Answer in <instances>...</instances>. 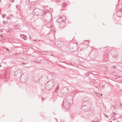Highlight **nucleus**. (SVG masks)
<instances>
[{"instance_id":"f257e3e1","label":"nucleus","mask_w":122,"mask_h":122,"mask_svg":"<svg viewBox=\"0 0 122 122\" xmlns=\"http://www.w3.org/2000/svg\"><path fill=\"white\" fill-rule=\"evenodd\" d=\"M21 37L24 40H26L27 39V38L26 36L24 35H21Z\"/></svg>"},{"instance_id":"f03ea898","label":"nucleus","mask_w":122,"mask_h":122,"mask_svg":"<svg viewBox=\"0 0 122 122\" xmlns=\"http://www.w3.org/2000/svg\"><path fill=\"white\" fill-rule=\"evenodd\" d=\"M46 88L48 89H51V88H50L49 87L48 88V85H46Z\"/></svg>"},{"instance_id":"7ed1b4c3","label":"nucleus","mask_w":122,"mask_h":122,"mask_svg":"<svg viewBox=\"0 0 122 122\" xmlns=\"http://www.w3.org/2000/svg\"><path fill=\"white\" fill-rule=\"evenodd\" d=\"M62 5L63 6H65L64 5H64V3L63 4V5Z\"/></svg>"},{"instance_id":"20e7f679","label":"nucleus","mask_w":122,"mask_h":122,"mask_svg":"<svg viewBox=\"0 0 122 122\" xmlns=\"http://www.w3.org/2000/svg\"><path fill=\"white\" fill-rule=\"evenodd\" d=\"M1 36L2 37H3V35H1Z\"/></svg>"},{"instance_id":"39448f33","label":"nucleus","mask_w":122,"mask_h":122,"mask_svg":"<svg viewBox=\"0 0 122 122\" xmlns=\"http://www.w3.org/2000/svg\"><path fill=\"white\" fill-rule=\"evenodd\" d=\"M7 49V50H8V51H9V49Z\"/></svg>"}]
</instances>
